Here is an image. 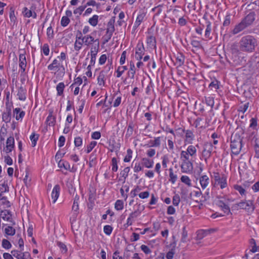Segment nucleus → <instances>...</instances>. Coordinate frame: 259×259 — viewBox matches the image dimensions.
Masks as SVG:
<instances>
[{
    "label": "nucleus",
    "instance_id": "473e14b6",
    "mask_svg": "<svg viewBox=\"0 0 259 259\" xmlns=\"http://www.w3.org/2000/svg\"><path fill=\"white\" fill-rule=\"evenodd\" d=\"M145 17V14L144 13H141V14H139L135 23V26H139L141 24V22L144 21Z\"/></svg>",
    "mask_w": 259,
    "mask_h": 259
},
{
    "label": "nucleus",
    "instance_id": "c9c22d12",
    "mask_svg": "<svg viewBox=\"0 0 259 259\" xmlns=\"http://www.w3.org/2000/svg\"><path fill=\"white\" fill-rule=\"evenodd\" d=\"M39 135L35 134L34 133H32L30 136V139L31 142V145L33 147H35L36 145L37 141L38 139Z\"/></svg>",
    "mask_w": 259,
    "mask_h": 259
},
{
    "label": "nucleus",
    "instance_id": "4d7b16f0",
    "mask_svg": "<svg viewBox=\"0 0 259 259\" xmlns=\"http://www.w3.org/2000/svg\"><path fill=\"white\" fill-rule=\"evenodd\" d=\"M133 151L131 149L127 150V154L124 158V161L125 162H129L132 157Z\"/></svg>",
    "mask_w": 259,
    "mask_h": 259
},
{
    "label": "nucleus",
    "instance_id": "680f3d73",
    "mask_svg": "<svg viewBox=\"0 0 259 259\" xmlns=\"http://www.w3.org/2000/svg\"><path fill=\"white\" fill-rule=\"evenodd\" d=\"M130 171V168L129 167H126L124 168V169L120 172V175L122 177H123L124 180H125L126 178L128 176V172Z\"/></svg>",
    "mask_w": 259,
    "mask_h": 259
},
{
    "label": "nucleus",
    "instance_id": "9d476101",
    "mask_svg": "<svg viewBox=\"0 0 259 259\" xmlns=\"http://www.w3.org/2000/svg\"><path fill=\"white\" fill-rule=\"evenodd\" d=\"M27 62L25 54H20L19 56V66L21 69V74H23L26 69Z\"/></svg>",
    "mask_w": 259,
    "mask_h": 259
},
{
    "label": "nucleus",
    "instance_id": "cd10ccee",
    "mask_svg": "<svg viewBox=\"0 0 259 259\" xmlns=\"http://www.w3.org/2000/svg\"><path fill=\"white\" fill-rule=\"evenodd\" d=\"M79 200V197L77 194H76V195L74 198V201H73V205L72 207V211H78Z\"/></svg>",
    "mask_w": 259,
    "mask_h": 259
},
{
    "label": "nucleus",
    "instance_id": "aec40b11",
    "mask_svg": "<svg viewBox=\"0 0 259 259\" xmlns=\"http://www.w3.org/2000/svg\"><path fill=\"white\" fill-rule=\"evenodd\" d=\"M152 11L155 12V14L153 17V20L154 21V23H155L157 21H159L160 22L161 21V19L159 18V16L161 11V6L159 5L157 7H154V8L152 9Z\"/></svg>",
    "mask_w": 259,
    "mask_h": 259
},
{
    "label": "nucleus",
    "instance_id": "bb28decb",
    "mask_svg": "<svg viewBox=\"0 0 259 259\" xmlns=\"http://www.w3.org/2000/svg\"><path fill=\"white\" fill-rule=\"evenodd\" d=\"M209 179L206 175L202 176L200 178V183L203 189L205 188L208 184Z\"/></svg>",
    "mask_w": 259,
    "mask_h": 259
},
{
    "label": "nucleus",
    "instance_id": "7ed1b4c3",
    "mask_svg": "<svg viewBox=\"0 0 259 259\" xmlns=\"http://www.w3.org/2000/svg\"><path fill=\"white\" fill-rule=\"evenodd\" d=\"M256 14L254 11H250L246 14L244 18H243L240 23L236 24L231 33L234 34H237L245 29L251 26L255 20Z\"/></svg>",
    "mask_w": 259,
    "mask_h": 259
},
{
    "label": "nucleus",
    "instance_id": "4c0bfd02",
    "mask_svg": "<svg viewBox=\"0 0 259 259\" xmlns=\"http://www.w3.org/2000/svg\"><path fill=\"white\" fill-rule=\"evenodd\" d=\"M64 88L65 85L63 82H60L58 84L56 87L58 96H61L63 95Z\"/></svg>",
    "mask_w": 259,
    "mask_h": 259
},
{
    "label": "nucleus",
    "instance_id": "c03bdc74",
    "mask_svg": "<svg viewBox=\"0 0 259 259\" xmlns=\"http://www.w3.org/2000/svg\"><path fill=\"white\" fill-rule=\"evenodd\" d=\"M209 232V230H200L197 232V239L201 240Z\"/></svg>",
    "mask_w": 259,
    "mask_h": 259
},
{
    "label": "nucleus",
    "instance_id": "a878e982",
    "mask_svg": "<svg viewBox=\"0 0 259 259\" xmlns=\"http://www.w3.org/2000/svg\"><path fill=\"white\" fill-rule=\"evenodd\" d=\"M114 19H112L110 20L107 24V28L106 29V32L107 33H111L113 34V32L115 30L114 23Z\"/></svg>",
    "mask_w": 259,
    "mask_h": 259
},
{
    "label": "nucleus",
    "instance_id": "ea45409f",
    "mask_svg": "<svg viewBox=\"0 0 259 259\" xmlns=\"http://www.w3.org/2000/svg\"><path fill=\"white\" fill-rule=\"evenodd\" d=\"M206 23V28L205 31V36L206 38H209L210 32L211 31V22L209 21H207Z\"/></svg>",
    "mask_w": 259,
    "mask_h": 259
},
{
    "label": "nucleus",
    "instance_id": "423d86ee",
    "mask_svg": "<svg viewBox=\"0 0 259 259\" xmlns=\"http://www.w3.org/2000/svg\"><path fill=\"white\" fill-rule=\"evenodd\" d=\"M164 243L165 244V245L167 248L170 249V251L167 253L166 257L167 259H172L174 254L173 250L175 249L176 245L175 236L173 235L169 242L165 240Z\"/></svg>",
    "mask_w": 259,
    "mask_h": 259
},
{
    "label": "nucleus",
    "instance_id": "5701e85b",
    "mask_svg": "<svg viewBox=\"0 0 259 259\" xmlns=\"http://www.w3.org/2000/svg\"><path fill=\"white\" fill-rule=\"evenodd\" d=\"M6 226L4 229L5 236H13L16 233V230L11 226H8L6 224H3V226Z\"/></svg>",
    "mask_w": 259,
    "mask_h": 259
},
{
    "label": "nucleus",
    "instance_id": "a18cd8bd",
    "mask_svg": "<svg viewBox=\"0 0 259 259\" xmlns=\"http://www.w3.org/2000/svg\"><path fill=\"white\" fill-rule=\"evenodd\" d=\"M57 245L60 248L62 253H65L67 252V248L66 245L64 243L60 241H57Z\"/></svg>",
    "mask_w": 259,
    "mask_h": 259
},
{
    "label": "nucleus",
    "instance_id": "2eb2a0df",
    "mask_svg": "<svg viewBox=\"0 0 259 259\" xmlns=\"http://www.w3.org/2000/svg\"><path fill=\"white\" fill-rule=\"evenodd\" d=\"M13 114L16 120L21 121L25 115V112L20 108H16L13 110Z\"/></svg>",
    "mask_w": 259,
    "mask_h": 259
},
{
    "label": "nucleus",
    "instance_id": "3c124183",
    "mask_svg": "<svg viewBox=\"0 0 259 259\" xmlns=\"http://www.w3.org/2000/svg\"><path fill=\"white\" fill-rule=\"evenodd\" d=\"M0 193H2V195L4 192L9 191V187L8 186L7 183L4 182L3 183L0 184Z\"/></svg>",
    "mask_w": 259,
    "mask_h": 259
},
{
    "label": "nucleus",
    "instance_id": "4468645a",
    "mask_svg": "<svg viewBox=\"0 0 259 259\" xmlns=\"http://www.w3.org/2000/svg\"><path fill=\"white\" fill-rule=\"evenodd\" d=\"M7 111L4 112L2 115V119L6 123L9 122L11 121V105L8 107V103L6 104Z\"/></svg>",
    "mask_w": 259,
    "mask_h": 259
},
{
    "label": "nucleus",
    "instance_id": "0eeeda50",
    "mask_svg": "<svg viewBox=\"0 0 259 259\" xmlns=\"http://www.w3.org/2000/svg\"><path fill=\"white\" fill-rule=\"evenodd\" d=\"M21 251L12 250L11 253L17 259H29L30 258V254L28 252H23Z\"/></svg>",
    "mask_w": 259,
    "mask_h": 259
},
{
    "label": "nucleus",
    "instance_id": "0e129e2a",
    "mask_svg": "<svg viewBox=\"0 0 259 259\" xmlns=\"http://www.w3.org/2000/svg\"><path fill=\"white\" fill-rule=\"evenodd\" d=\"M104 232L107 235H110L113 230V228L110 225H106L104 227Z\"/></svg>",
    "mask_w": 259,
    "mask_h": 259
},
{
    "label": "nucleus",
    "instance_id": "052dcab7",
    "mask_svg": "<svg viewBox=\"0 0 259 259\" xmlns=\"http://www.w3.org/2000/svg\"><path fill=\"white\" fill-rule=\"evenodd\" d=\"M189 154L187 151H182L181 153V159L183 161H189Z\"/></svg>",
    "mask_w": 259,
    "mask_h": 259
},
{
    "label": "nucleus",
    "instance_id": "39448f33",
    "mask_svg": "<svg viewBox=\"0 0 259 259\" xmlns=\"http://www.w3.org/2000/svg\"><path fill=\"white\" fill-rule=\"evenodd\" d=\"M245 209L248 213H252L255 207L253 203V200H243L239 203L233 204L232 208L238 209V208Z\"/></svg>",
    "mask_w": 259,
    "mask_h": 259
},
{
    "label": "nucleus",
    "instance_id": "6e6552de",
    "mask_svg": "<svg viewBox=\"0 0 259 259\" xmlns=\"http://www.w3.org/2000/svg\"><path fill=\"white\" fill-rule=\"evenodd\" d=\"M111 64H107L106 66V68L107 69L106 71L104 70L101 71L98 77V84L101 86V85H104L105 84V76L106 73H107L108 71H109L111 69Z\"/></svg>",
    "mask_w": 259,
    "mask_h": 259
},
{
    "label": "nucleus",
    "instance_id": "49530a36",
    "mask_svg": "<svg viewBox=\"0 0 259 259\" xmlns=\"http://www.w3.org/2000/svg\"><path fill=\"white\" fill-rule=\"evenodd\" d=\"M188 236V232L186 230V227H184L182 230V237L181 239V242L185 243L187 242V238Z\"/></svg>",
    "mask_w": 259,
    "mask_h": 259
},
{
    "label": "nucleus",
    "instance_id": "09e8293b",
    "mask_svg": "<svg viewBox=\"0 0 259 259\" xmlns=\"http://www.w3.org/2000/svg\"><path fill=\"white\" fill-rule=\"evenodd\" d=\"M2 246L3 248L6 249H10L12 247V244L10 242L6 239H3Z\"/></svg>",
    "mask_w": 259,
    "mask_h": 259
},
{
    "label": "nucleus",
    "instance_id": "603ef678",
    "mask_svg": "<svg viewBox=\"0 0 259 259\" xmlns=\"http://www.w3.org/2000/svg\"><path fill=\"white\" fill-rule=\"evenodd\" d=\"M181 198L184 200L187 199L188 194V190L186 188H182L180 192Z\"/></svg>",
    "mask_w": 259,
    "mask_h": 259
},
{
    "label": "nucleus",
    "instance_id": "412c9836",
    "mask_svg": "<svg viewBox=\"0 0 259 259\" xmlns=\"http://www.w3.org/2000/svg\"><path fill=\"white\" fill-rule=\"evenodd\" d=\"M217 205L219 207H221L224 211V213L227 214L231 213L229 206L224 203L222 200H219L217 202Z\"/></svg>",
    "mask_w": 259,
    "mask_h": 259
},
{
    "label": "nucleus",
    "instance_id": "f704fd0d",
    "mask_svg": "<svg viewBox=\"0 0 259 259\" xmlns=\"http://www.w3.org/2000/svg\"><path fill=\"white\" fill-rule=\"evenodd\" d=\"M135 66L134 65V63L132 62H130V70L128 72V76L131 78L132 79H133L135 76Z\"/></svg>",
    "mask_w": 259,
    "mask_h": 259
},
{
    "label": "nucleus",
    "instance_id": "6ab92c4d",
    "mask_svg": "<svg viewBox=\"0 0 259 259\" xmlns=\"http://www.w3.org/2000/svg\"><path fill=\"white\" fill-rule=\"evenodd\" d=\"M183 132L185 133V142L188 144H192V141L194 140V135L192 131L183 130Z\"/></svg>",
    "mask_w": 259,
    "mask_h": 259
},
{
    "label": "nucleus",
    "instance_id": "dca6fc26",
    "mask_svg": "<svg viewBox=\"0 0 259 259\" xmlns=\"http://www.w3.org/2000/svg\"><path fill=\"white\" fill-rule=\"evenodd\" d=\"M49 116L47 118L46 124L49 126H54L56 123V116L53 115V110L50 109Z\"/></svg>",
    "mask_w": 259,
    "mask_h": 259
},
{
    "label": "nucleus",
    "instance_id": "4be33fe9",
    "mask_svg": "<svg viewBox=\"0 0 259 259\" xmlns=\"http://www.w3.org/2000/svg\"><path fill=\"white\" fill-rule=\"evenodd\" d=\"M22 13L25 17L30 18L32 17L33 18H36L37 15L35 12H33L31 10H29L27 8L24 7L23 9Z\"/></svg>",
    "mask_w": 259,
    "mask_h": 259
},
{
    "label": "nucleus",
    "instance_id": "7c9ffc66",
    "mask_svg": "<svg viewBox=\"0 0 259 259\" xmlns=\"http://www.w3.org/2000/svg\"><path fill=\"white\" fill-rule=\"evenodd\" d=\"M58 165L60 168H64L66 170H70V165L67 161L60 160Z\"/></svg>",
    "mask_w": 259,
    "mask_h": 259
},
{
    "label": "nucleus",
    "instance_id": "a211bd4d",
    "mask_svg": "<svg viewBox=\"0 0 259 259\" xmlns=\"http://www.w3.org/2000/svg\"><path fill=\"white\" fill-rule=\"evenodd\" d=\"M60 187L58 185H56L53 188V189L52 192V199L53 200V203H55L57 201L60 193Z\"/></svg>",
    "mask_w": 259,
    "mask_h": 259
},
{
    "label": "nucleus",
    "instance_id": "72a5a7b5",
    "mask_svg": "<svg viewBox=\"0 0 259 259\" xmlns=\"http://www.w3.org/2000/svg\"><path fill=\"white\" fill-rule=\"evenodd\" d=\"M240 51H241L240 50L239 48H238V46L236 44L233 43L231 45L230 52L232 54L237 55L239 54Z\"/></svg>",
    "mask_w": 259,
    "mask_h": 259
},
{
    "label": "nucleus",
    "instance_id": "6e6d98bb",
    "mask_svg": "<svg viewBox=\"0 0 259 259\" xmlns=\"http://www.w3.org/2000/svg\"><path fill=\"white\" fill-rule=\"evenodd\" d=\"M182 182L187 185L188 186H191V180L187 176H182L181 178Z\"/></svg>",
    "mask_w": 259,
    "mask_h": 259
},
{
    "label": "nucleus",
    "instance_id": "2f4dec72",
    "mask_svg": "<svg viewBox=\"0 0 259 259\" xmlns=\"http://www.w3.org/2000/svg\"><path fill=\"white\" fill-rule=\"evenodd\" d=\"M142 164L147 168H151L153 166V161L147 158H143L142 160Z\"/></svg>",
    "mask_w": 259,
    "mask_h": 259
},
{
    "label": "nucleus",
    "instance_id": "58836bf2",
    "mask_svg": "<svg viewBox=\"0 0 259 259\" xmlns=\"http://www.w3.org/2000/svg\"><path fill=\"white\" fill-rule=\"evenodd\" d=\"M99 49V44L94 45L91 48V56H96Z\"/></svg>",
    "mask_w": 259,
    "mask_h": 259
},
{
    "label": "nucleus",
    "instance_id": "37998d69",
    "mask_svg": "<svg viewBox=\"0 0 259 259\" xmlns=\"http://www.w3.org/2000/svg\"><path fill=\"white\" fill-rule=\"evenodd\" d=\"M99 16L97 15H94L92 18L89 20V23L93 26H96L98 22Z\"/></svg>",
    "mask_w": 259,
    "mask_h": 259
},
{
    "label": "nucleus",
    "instance_id": "e2e57ef3",
    "mask_svg": "<svg viewBox=\"0 0 259 259\" xmlns=\"http://www.w3.org/2000/svg\"><path fill=\"white\" fill-rule=\"evenodd\" d=\"M257 118H251L250 120V125L249 127L252 128L253 129H256V127L257 125Z\"/></svg>",
    "mask_w": 259,
    "mask_h": 259
},
{
    "label": "nucleus",
    "instance_id": "ddd939ff",
    "mask_svg": "<svg viewBox=\"0 0 259 259\" xmlns=\"http://www.w3.org/2000/svg\"><path fill=\"white\" fill-rule=\"evenodd\" d=\"M83 42L85 46H89L92 44H99L98 39H95L91 35H86L84 36Z\"/></svg>",
    "mask_w": 259,
    "mask_h": 259
},
{
    "label": "nucleus",
    "instance_id": "a19ab883",
    "mask_svg": "<svg viewBox=\"0 0 259 259\" xmlns=\"http://www.w3.org/2000/svg\"><path fill=\"white\" fill-rule=\"evenodd\" d=\"M83 44H84L83 40L75 39L74 46V50L78 52L81 49Z\"/></svg>",
    "mask_w": 259,
    "mask_h": 259
},
{
    "label": "nucleus",
    "instance_id": "8fccbe9b",
    "mask_svg": "<svg viewBox=\"0 0 259 259\" xmlns=\"http://www.w3.org/2000/svg\"><path fill=\"white\" fill-rule=\"evenodd\" d=\"M187 152L189 154L193 156L196 155V149L195 146L193 145H190L188 147Z\"/></svg>",
    "mask_w": 259,
    "mask_h": 259
},
{
    "label": "nucleus",
    "instance_id": "bf43d9fd",
    "mask_svg": "<svg viewBox=\"0 0 259 259\" xmlns=\"http://www.w3.org/2000/svg\"><path fill=\"white\" fill-rule=\"evenodd\" d=\"M70 22L69 18L66 16H63L61 20V24L62 26L65 27L68 25Z\"/></svg>",
    "mask_w": 259,
    "mask_h": 259
},
{
    "label": "nucleus",
    "instance_id": "1a4fd4ad",
    "mask_svg": "<svg viewBox=\"0 0 259 259\" xmlns=\"http://www.w3.org/2000/svg\"><path fill=\"white\" fill-rule=\"evenodd\" d=\"M0 215L4 220L11 223L12 225H15V222L12 219L11 212L10 210L7 209L1 210Z\"/></svg>",
    "mask_w": 259,
    "mask_h": 259
},
{
    "label": "nucleus",
    "instance_id": "774afa93",
    "mask_svg": "<svg viewBox=\"0 0 259 259\" xmlns=\"http://www.w3.org/2000/svg\"><path fill=\"white\" fill-rule=\"evenodd\" d=\"M6 146L15 147L14 138L13 137L8 138L6 142Z\"/></svg>",
    "mask_w": 259,
    "mask_h": 259
},
{
    "label": "nucleus",
    "instance_id": "393cba45",
    "mask_svg": "<svg viewBox=\"0 0 259 259\" xmlns=\"http://www.w3.org/2000/svg\"><path fill=\"white\" fill-rule=\"evenodd\" d=\"M26 90L22 87H20L18 91L17 96L18 99L21 101H24L26 100Z\"/></svg>",
    "mask_w": 259,
    "mask_h": 259
},
{
    "label": "nucleus",
    "instance_id": "f3484780",
    "mask_svg": "<svg viewBox=\"0 0 259 259\" xmlns=\"http://www.w3.org/2000/svg\"><path fill=\"white\" fill-rule=\"evenodd\" d=\"M205 148H204L202 151V155L206 158H209L211 154L213 146L212 143L205 144Z\"/></svg>",
    "mask_w": 259,
    "mask_h": 259
},
{
    "label": "nucleus",
    "instance_id": "b1692460",
    "mask_svg": "<svg viewBox=\"0 0 259 259\" xmlns=\"http://www.w3.org/2000/svg\"><path fill=\"white\" fill-rule=\"evenodd\" d=\"M147 46L151 49H155L156 47L155 38L152 36L149 35L147 38Z\"/></svg>",
    "mask_w": 259,
    "mask_h": 259
},
{
    "label": "nucleus",
    "instance_id": "69168bd1",
    "mask_svg": "<svg viewBox=\"0 0 259 259\" xmlns=\"http://www.w3.org/2000/svg\"><path fill=\"white\" fill-rule=\"evenodd\" d=\"M234 188L236 190L238 191L241 195L245 194V190L241 186L235 185L234 186Z\"/></svg>",
    "mask_w": 259,
    "mask_h": 259
},
{
    "label": "nucleus",
    "instance_id": "f03ea898",
    "mask_svg": "<svg viewBox=\"0 0 259 259\" xmlns=\"http://www.w3.org/2000/svg\"><path fill=\"white\" fill-rule=\"evenodd\" d=\"M257 45L258 40L256 38L249 34L242 36L239 42L240 50L247 53L255 52Z\"/></svg>",
    "mask_w": 259,
    "mask_h": 259
},
{
    "label": "nucleus",
    "instance_id": "13d9d810",
    "mask_svg": "<svg viewBox=\"0 0 259 259\" xmlns=\"http://www.w3.org/2000/svg\"><path fill=\"white\" fill-rule=\"evenodd\" d=\"M180 202V197L179 195L175 194L172 197V204L174 205L177 206Z\"/></svg>",
    "mask_w": 259,
    "mask_h": 259
},
{
    "label": "nucleus",
    "instance_id": "5fc2aeb1",
    "mask_svg": "<svg viewBox=\"0 0 259 259\" xmlns=\"http://www.w3.org/2000/svg\"><path fill=\"white\" fill-rule=\"evenodd\" d=\"M127 67L126 66L118 67L117 70H116L117 72V77H120L122 73L127 70Z\"/></svg>",
    "mask_w": 259,
    "mask_h": 259
},
{
    "label": "nucleus",
    "instance_id": "c85d7f7f",
    "mask_svg": "<svg viewBox=\"0 0 259 259\" xmlns=\"http://www.w3.org/2000/svg\"><path fill=\"white\" fill-rule=\"evenodd\" d=\"M218 184L220 185L221 189H224L227 186V178L225 175H222L220 180L216 182Z\"/></svg>",
    "mask_w": 259,
    "mask_h": 259
},
{
    "label": "nucleus",
    "instance_id": "c756f323",
    "mask_svg": "<svg viewBox=\"0 0 259 259\" xmlns=\"http://www.w3.org/2000/svg\"><path fill=\"white\" fill-rule=\"evenodd\" d=\"M184 60L185 57L182 54H179L176 58L175 64H176L178 66H181L182 65H183Z\"/></svg>",
    "mask_w": 259,
    "mask_h": 259
},
{
    "label": "nucleus",
    "instance_id": "79ce46f5",
    "mask_svg": "<svg viewBox=\"0 0 259 259\" xmlns=\"http://www.w3.org/2000/svg\"><path fill=\"white\" fill-rule=\"evenodd\" d=\"M1 206H4V208H8L10 206V202L7 200L6 197L3 196L0 201V207Z\"/></svg>",
    "mask_w": 259,
    "mask_h": 259
},
{
    "label": "nucleus",
    "instance_id": "20e7f679",
    "mask_svg": "<svg viewBox=\"0 0 259 259\" xmlns=\"http://www.w3.org/2000/svg\"><path fill=\"white\" fill-rule=\"evenodd\" d=\"M67 56L64 52H61L60 55L54 59L53 62L48 66V69L51 71H59L61 68L65 70V68L63 65V62L66 61Z\"/></svg>",
    "mask_w": 259,
    "mask_h": 259
},
{
    "label": "nucleus",
    "instance_id": "338daca9",
    "mask_svg": "<svg viewBox=\"0 0 259 259\" xmlns=\"http://www.w3.org/2000/svg\"><path fill=\"white\" fill-rule=\"evenodd\" d=\"M97 145V142L96 141H92L90 144L87 146V153H90L93 149Z\"/></svg>",
    "mask_w": 259,
    "mask_h": 259
},
{
    "label": "nucleus",
    "instance_id": "de8ad7c7",
    "mask_svg": "<svg viewBox=\"0 0 259 259\" xmlns=\"http://www.w3.org/2000/svg\"><path fill=\"white\" fill-rule=\"evenodd\" d=\"M124 203L122 200H117L115 203V208L117 210H121L123 208Z\"/></svg>",
    "mask_w": 259,
    "mask_h": 259
},
{
    "label": "nucleus",
    "instance_id": "e433bc0d",
    "mask_svg": "<svg viewBox=\"0 0 259 259\" xmlns=\"http://www.w3.org/2000/svg\"><path fill=\"white\" fill-rule=\"evenodd\" d=\"M219 83L220 82L218 80L214 79L210 82L208 88L211 90L217 91L219 88Z\"/></svg>",
    "mask_w": 259,
    "mask_h": 259
},
{
    "label": "nucleus",
    "instance_id": "f257e3e1",
    "mask_svg": "<svg viewBox=\"0 0 259 259\" xmlns=\"http://www.w3.org/2000/svg\"><path fill=\"white\" fill-rule=\"evenodd\" d=\"M245 133L244 126H238L231 137V148L233 154L237 155H238L242 147L243 138L241 137V135L244 134Z\"/></svg>",
    "mask_w": 259,
    "mask_h": 259
},
{
    "label": "nucleus",
    "instance_id": "864d4df0",
    "mask_svg": "<svg viewBox=\"0 0 259 259\" xmlns=\"http://www.w3.org/2000/svg\"><path fill=\"white\" fill-rule=\"evenodd\" d=\"M169 174L170 179L169 181L172 183L174 184L177 179V176L176 175H174L172 171V169L171 168H169L168 170Z\"/></svg>",
    "mask_w": 259,
    "mask_h": 259
},
{
    "label": "nucleus",
    "instance_id": "f8f14e48",
    "mask_svg": "<svg viewBox=\"0 0 259 259\" xmlns=\"http://www.w3.org/2000/svg\"><path fill=\"white\" fill-rule=\"evenodd\" d=\"M145 48L143 44H138L136 49L135 58L138 60L142 59L143 56L144 55Z\"/></svg>",
    "mask_w": 259,
    "mask_h": 259
},
{
    "label": "nucleus",
    "instance_id": "9b49d317",
    "mask_svg": "<svg viewBox=\"0 0 259 259\" xmlns=\"http://www.w3.org/2000/svg\"><path fill=\"white\" fill-rule=\"evenodd\" d=\"M181 167L183 172L189 173L193 170V164L190 160L183 161Z\"/></svg>",
    "mask_w": 259,
    "mask_h": 259
}]
</instances>
